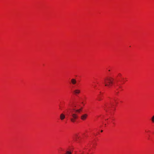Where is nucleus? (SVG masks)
Segmentation results:
<instances>
[{
  "instance_id": "nucleus-1",
  "label": "nucleus",
  "mask_w": 154,
  "mask_h": 154,
  "mask_svg": "<svg viewBox=\"0 0 154 154\" xmlns=\"http://www.w3.org/2000/svg\"><path fill=\"white\" fill-rule=\"evenodd\" d=\"M113 79L111 77H107L104 79V83L105 86L109 87L113 83Z\"/></svg>"
},
{
  "instance_id": "nucleus-2",
  "label": "nucleus",
  "mask_w": 154,
  "mask_h": 154,
  "mask_svg": "<svg viewBox=\"0 0 154 154\" xmlns=\"http://www.w3.org/2000/svg\"><path fill=\"white\" fill-rule=\"evenodd\" d=\"M72 118H70V120L72 122H74L75 120L78 117V116L76 113H72Z\"/></svg>"
},
{
  "instance_id": "nucleus-3",
  "label": "nucleus",
  "mask_w": 154,
  "mask_h": 154,
  "mask_svg": "<svg viewBox=\"0 0 154 154\" xmlns=\"http://www.w3.org/2000/svg\"><path fill=\"white\" fill-rule=\"evenodd\" d=\"M88 116V115L87 114H84L82 115L81 116V119L82 120H85L87 117Z\"/></svg>"
},
{
  "instance_id": "nucleus-4",
  "label": "nucleus",
  "mask_w": 154,
  "mask_h": 154,
  "mask_svg": "<svg viewBox=\"0 0 154 154\" xmlns=\"http://www.w3.org/2000/svg\"><path fill=\"white\" fill-rule=\"evenodd\" d=\"M80 90L79 89H76L73 91L74 94L76 95L80 93Z\"/></svg>"
},
{
  "instance_id": "nucleus-5",
  "label": "nucleus",
  "mask_w": 154,
  "mask_h": 154,
  "mask_svg": "<svg viewBox=\"0 0 154 154\" xmlns=\"http://www.w3.org/2000/svg\"><path fill=\"white\" fill-rule=\"evenodd\" d=\"M71 82L73 85H75L77 82L76 80L74 79H72L71 80Z\"/></svg>"
},
{
  "instance_id": "nucleus-6",
  "label": "nucleus",
  "mask_w": 154,
  "mask_h": 154,
  "mask_svg": "<svg viewBox=\"0 0 154 154\" xmlns=\"http://www.w3.org/2000/svg\"><path fill=\"white\" fill-rule=\"evenodd\" d=\"M60 118L61 120H63L65 118V115L63 113H61L60 115Z\"/></svg>"
},
{
  "instance_id": "nucleus-7",
  "label": "nucleus",
  "mask_w": 154,
  "mask_h": 154,
  "mask_svg": "<svg viewBox=\"0 0 154 154\" xmlns=\"http://www.w3.org/2000/svg\"><path fill=\"white\" fill-rule=\"evenodd\" d=\"M82 108H81L78 109H74L76 112L80 113L81 111L82 110Z\"/></svg>"
},
{
  "instance_id": "nucleus-8",
  "label": "nucleus",
  "mask_w": 154,
  "mask_h": 154,
  "mask_svg": "<svg viewBox=\"0 0 154 154\" xmlns=\"http://www.w3.org/2000/svg\"><path fill=\"white\" fill-rule=\"evenodd\" d=\"M79 137L78 136V134H75V137H74V139L75 140H77V139H79Z\"/></svg>"
},
{
  "instance_id": "nucleus-9",
  "label": "nucleus",
  "mask_w": 154,
  "mask_h": 154,
  "mask_svg": "<svg viewBox=\"0 0 154 154\" xmlns=\"http://www.w3.org/2000/svg\"><path fill=\"white\" fill-rule=\"evenodd\" d=\"M151 120L152 122H154V115L152 117Z\"/></svg>"
},
{
  "instance_id": "nucleus-10",
  "label": "nucleus",
  "mask_w": 154,
  "mask_h": 154,
  "mask_svg": "<svg viewBox=\"0 0 154 154\" xmlns=\"http://www.w3.org/2000/svg\"><path fill=\"white\" fill-rule=\"evenodd\" d=\"M67 154H72V152L70 151H67L66 152Z\"/></svg>"
},
{
  "instance_id": "nucleus-11",
  "label": "nucleus",
  "mask_w": 154,
  "mask_h": 154,
  "mask_svg": "<svg viewBox=\"0 0 154 154\" xmlns=\"http://www.w3.org/2000/svg\"><path fill=\"white\" fill-rule=\"evenodd\" d=\"M97 100L98 101H100L101 100V99L99 96H98V97Z\"/></svg>"
},
{
  "instance_id": "nucleus-12",
  "label": "nucleus",
  "mask_w": 154,
  "mask_h": 154,
  "mask_svg": "<svg viewBox=\"0 0 154 154\" xmlns=\"http://www.w3.org/2000/svg\"><path fill=\"white\" fill-rule=\"evenodd\" d=\"M103 131V130H101V132H102Z\"/></svg>"
}]
</instances>
